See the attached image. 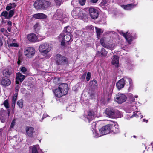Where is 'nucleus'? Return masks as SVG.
Masks as SVG:
<instances>
[{
    "instance_id": "obj_1",
    "label": "nucleus",
    "mask_w": 153,
    "mask_h": 153,
    "mask_svg": "<svg viewBox=\"0 0 153 153\" xmlns=\"http://www.w3.org/2000/svg\"><path fill=\"white\" fill-rule=\"evenodd\" d=\"M96 123L95 122L93 123H92L93 130H92L93 132V134L94 137H98L101 136L111 132V126L110 124H108L102 127L99 130V132L100 134H99L97 133V131L96 129L95 126Z\"/></svg>"
},
{
    "instance_id": "obj_2",
    "label": "nucleus",
    "mask_w": 153,
    "mask_h": 153,
    "mask_svg": "<svg viewBox=\"0 0 153 153\" xmlns=\"http://www.w3.org/2000/svg\"><path fill=\"white\" fill-rule=\"evenodd\" d=\"M70 27L67 26L64 28L62 32L59 37V40L62 46H65V43L70 42L71 40V33L69 32Z\"/></svg>"
},
{
    "instance_id": "obj_3",
    "label": "nucleus",
    "mask_w": 153,
    "mask_h": 153,
    "mask_svg": "<svg viewBox=\"0 0 153 153\" xmlns=\"http://www.w3.org/2000/svg\"><path fill=\"white\" fill-rule=\"evenodd\" d=\"M68 90V85L66 83L60 84L58 87L54 91L55 95L58 97H60L66 95Z\"/></svg>"
},
{
    "instance_id": "obj_4",
    "label": "nucleus",
    "mask_w": 153,
    "mask_h": 153,
    "mask_svg": "<svg viewBox=\"0 0 153 153\" xmlns=\"http://www.w3.org/2000/svg\"><path fill=\"white\" fill-rule=\"evenodd\" d=\"M50 5L49 2L45 0H37L34 3V6L36 9L38 10L46 8Z\"/></svg>"
},
{
    "instance_id": "obj_5",
    "label": "nucleus",
    "mask_w": 153,
    "mask_h": 153,
    "mask_svg": "<svg viewBox=\"0 0 153 153\" xmlns=\"http://www.w3.org/2000/svg\"><path fill=\"white\" fill-rule=\"evenodd\" d=\"M39 49L41 53L45 57H46L47 53L51 51V47L49 43H44L40 45Z\"/></svg>"
},
{
    "instance_id": "obj_6",
    "label": "nucleus",
    "mask_w": 153,
    "mask_h": 153,
    "mask_svg": "<svg viewBox=\"0 0 153 153\" xmlns=\"http://www.w3.org/2000/svg\"><path fill=\"white\" fill-rule=\"evenodd\" d=\"M68 60L66 57L60 54L56 55L55 62L57 65L61 66L66 65L68 64Z\"/></svg>"
},
{
    "instance_id": "obj_7",
    "label": "nucleus",
    "mask_w": 153,
    "mask_h": 153,
    "mask_svg": "<svg viewBox=\"0 0 153 153\" xmlns=\"http://www.w3.org/2000/svg\"><path fill=\"white\" fill-rule=\"evenodd\" d=\"M94 114L93 111H88L87 113L85 114L82 117V119L86 122L89 123L91 121L94 117Z\"/></svg>"
},
{
    "instance_id": "obj_8",
    "label": "nucleus",
    "mask_w": 153,
    "mask_h": 153,
    "mask_svg": "<svg viewBox=\"0 0 153 153\" xmlns=\"http://www.w3.org/2000/svg\"><path fill=\"white\" fill-rule=\"evenodd\" d=\"M35 53V49L31 47L27 48L24 51L25 55L27 57L31 58L33 56Z\"/></svg>"
},
{
    "instance_id": "obj_9",
    "label": "nucleus",
    "mask_w": 153,
    "mask_h": 153,
    "mask_svg": "<svg viewBox=\"0 0 153 153\" xmlns=\"http://www.w3.org/2000/svg\"><path fill=\"white\" fill-rule=\"evenodd\" d=\"M127 97L124 94L119 93L116 95L115 101L119 104L124 102L126 100Z\"/></svg>"
},
{
    "instance_id": "obj_10",
    "label": "nucleus",
    "mask_w": 153,
    "mask_h": 153,
    "mask_svg": "<svg viewBox=\"0 0 153 153\" xmlns=\"http://www.w3.org/2000/svg\"><path fill=\"white\" fill-rule=\"evenodd\" d=\"M89 11L90 16L92 18L95 19L97 18L98 16V14L97 11L96 9L91 7L89 9Z\"/></svg>"
},
{
    "instance_id": "obj_11",
    "label": "nucleus",
    "mask_w": 153,
    "mask_h": 153,
    "mask_svg": "<svg viewBox=\"0 0 153 153\" xmlns=\"http://www.w3.org/2000/svg\"><path fill=\"white\" fill-rule=\"evenodd\" d=\"M16 82L17 84H19V82L21 83L25 79L26 76L23 75L20 72L17 73L16 74Z\"/></svg>"
},
{
    "instance_id": "obj_12",
    "label": "nucleus",
    "mask_w": 153,
    "mask_h": 153,
    "mask_svg": "<svg viewBox=\"0 0 153 153\" xmlns=\"http://www.w3.org/2000/svg\"><path fill=\"white\" fill-rule=\"evenodd\" d=\"M7 118V112L6 110L1 108L0 111V120L1 122H5Z\"/></svg>"
},
{
    "instance_id": "obj_13",
    "label": "nucleus",
    "mask_w": 153,
    "mask_h": 153,
    "mask_svg": "<svg viewBox=\"0 0 153 153\" xmlns=\"http://www.w3.org/2000/svg\"><path fill=\"white\" fill-rule=\"evenodd\" d=\"M120 33L126 38L129 44L131 43V42L133 39V37L131 36V33H128V32L126 33H124L122 31L120 32Z\"/></svg>"
},
{
    "instance_id": "obj_14",
    "label": "nucleus",
    "mask_w": 153,
    "mask_h": 153,
    "mask_svg": "<svg viewBox=\"0 0 153 153\" xmlns=\"http://www.w3.org/2000/svg\"><path fill=\"white\" fill-rule=\"evenodd\" d=\"M115 110L112 108L109 107L105 110V114L111 117H113Z\"/></svg>"
},
{
    "instance_id": "obj_15",
    "label": "nucleus",
    "mask_w": 153,
    "mask_h": 153,
    "mask_svg": "<svg viewBox=\"0 0 153 153\" xmlns=\"http://www.w3.org/2000/svg\"><path fill=\"white\" fill-rule=\"evenodd\" d=\"M111 64L116 67H118L119 59L117 56L114 55L112 57Z\"/></svg>"
},
{
    "instance_id": "obj_16",
    "label": "nucleus",
    "mask_w": 153,
    "mask_h": 153,
    "mask_svg": "<svg viewBox=\"0 0 153 153\" xmlns=\"http://www.w3.org/2000/svg\"><path fill=\"white\" fill-rule=\"evenodd\" d=\"M104 40L103 38L101 39L100 40V42L101 45L104 47L112 50L114 49V46L110 44H106L104 42Z\"/></svg>"
},
{
    "instance_id": "obj_17",
    "label": "nucleus",
    "mask_w": 153,
    "mask_h": 153,
    "mask_svg": "<svg viewBox=\"0 0 153 153\" xmlns=\"http://www.w3.org/2000/svg\"><path fill=\"white\" fill-rule=\"evenodd\" d=\"M27 38L30 41L33 42H36L37 40V36L34 33L28 34L27 36Z\"/></svg>"
},
{
    "instance_id": "obj_18",
    "label": "nucleus",
    "mask_w": 153,
    "mask_h": 153,
    "mask_svg": "<svg viewBox=\"0 0 153 153\" xmlns=\"http://www.w3.org/2000/svg\"><path fill=\"white\" fill-rule=\"evenodd\" d=\"M125 82L124 79L122 78L117 82L116 85L119 90H120L124 87L125 85Z\"/></svg>"
},
{
    "instance_id": "obj_19",
    "label": "nucleus",
    "mask_w": 153,
    "mask_h": 153,
    "mask_svg": "<svg viewBox=\"0 0 153 153\" xmlns=\"http://www.w3.org/2000/svg\"><path fill=\"white\" fill-rule=\"evenodd\" d=\"M108 52L103 48L101 49V51H97L96 54L97 55L102 57H105L106 56Z\"/></svg>"
},
{
    "instance_id": "obj_20",
    "label": "nucleus",
    "mask_w": 153,
    "mask_h": 153,
    "mask_svg": "<svg viewBox=\"0 0 153 153\" xmlns=\"http://www.w3.org/2000/svg\"><path fill=\"white\" fill-rule=\"evenodd\" d=\"M1 83L2 85L6 86L9 85L11 84V81L8 79L4 77L2 78Z\"/></svg>"
},
{
    "instance_id": "obj_21",
    "label": "nucleus",
    "mask_w": 153,
    "mask_h": 153,
    "mask_svg": "<svg viewBox=\"0 0 153 153\" xmlns=\"http://www.w3.org/2000/svg\"><path fill=\"white\" fill-rule=\"evenodd\" d=\"M34 128L31 127H27L26 128V131L27 134L30 137H32L34 132Z\"/></svg>"
},
{
    "instance_id": "obj_22",
    "label": "nucleus",
    "mask_w": 153,
    "mask_h": 153,
    "mask_svg": "<svg viewBox=\"0 0 153 153\" xmlns=\"http://www.w3.org/2000/svg\"><path fill=\"white\" fill-rule=\"evenodd\" d=\"M110 126H111V132H112L114 133H117L119 132L118 125L116 124H111Z\"/></svg>"
},
{
    "instance_id": "obj_23",
    "label": "nucleus",
    "mask_w": 153,
    "mask_h": 153,
    "mask_svg": "<svg viewBox=\"0 0 153 153\" xmlns=\"http://www.w3.org/2000/svg\"><path fill=\"white\" fill-rule=\"evenodd\" d=\"M34 18L36 19H45L47 18V16L42 13H38L33 15Z\"/></svg>"
},
{
    "instance_id": "obj_24",
    "label": "nucleus",
    "mask_w": 153,
    "mask_h": 153,
    "mask_svg": "<svg viewBox=\"0 0 153 153\" xmlns=\"http://www.w3.org/2000/svg\"><path fill=\"white\" fill-rule=\"evenodd\" d=\"M136 5L134 4H127L126 5H122V7L125 10H131Z\"/></svg>"
},
{
    "instance_id": "obj_25",
    "label": "nucleus",
    "mask_w": 153,
    "mask_h": 153,
    "mask_svg": "<svg viewBox=\"0 0 153 153\" xmlns=\"http://www.w3.org/2000/svg\"><path fill=\"white\" fill-rule=\"evenodd\" d=\"M122 116L123 114L121 113L117 110H115L113 118L121 117Z\"/></svg>"
},
{
    "instance_id": "obj_26",
    "label": "nucleus",
    "mask_w": 153,
    "mask_h": 153,
    "mask_svg": "<svg viewBox=\"0 0 153 153\" xmlns=\"http://www.w3.org/2000/svg\"><path fill=\"white\" fill-rule=\"evenodd\" d=\"M39 146L38 145L33 146L31 148L32 153H38L37 150H39Z\"/></svg>"
},
{
    "instance_id": "obj_27",
    "label": "nucleus",
    "mask_w": 153,
    "mask_h": 153,
    "mask_svg": "<svg viewBox=\"0 0 153 153\" xmlns=\"http://www.w3.org/2000/svg\"><path fill=\"white\" fill-rule=\"evenodd\" d=\"M81 13H78L75 10H73L71 12L73 17L75 19L79 18L80 17L79 14Z\"/></svg>"
},
{
    "instance_id": "obj_28",
    "label": "nucleus",
    "mask_w": 153,
    "mask_h": 153,
    "mask_svg": "<svg viewBox=\"0 0 153 153\" xmlns=\"http://www.w3.org/2000/svg\"><path fill=\"white\" fill-rule=\"evenodd\" d=\"M11 74V73L10 71L7 69L4 70L3 71V74L6 77H9Z\"/></svg>"
},
{
    "instance_id": "obj_29",
    "label": "nucleus",
    "mask_w": 153,
    "mask_h": 153,
    "mask_svg": "<svg viewBox=\"0 0 153 153\" xmlns=\"http://www.w3.org/2000/svg\"><path fill=\"white\" fill-rule=\"evenodd\" d=\"M89 85L91 88H95L97 86V83L95 80H93L89 82Z\"/></svg>"
},
{
    "instance_id": "obj_30",
    "label": "nucleus",
    "mask_w": 153,
    "mask_h": 153,
    "mask_svg": "<svg viewBox=\"0 0 153 153\" xmlns=\"http://www.w3.org/2000/svg\"><path fill=\"white\" fill-rule=\"evenodd\" d=\"M1 16L4 17L5 19H9L8 13L6 11H4L2 12L1 14Z\"/></svg>"
},
{
    "instance_id": "obj_31",
    "label": "nucleus",
    "mask_w": 153,
    "mask_h": 153,
    "mask_svg": "<svg viewBox=\"0 0 153 153\" xmlns=\"http://www.w3.org/2000/svg\"><path fill=\"white\" fill-rule=\"evenodd\" d=\"M75 106L74 105H69L67 107V109L68 110H69L72 112H74L75 111Z\"/></svg>"
},
{
    "instance_id": "obj_32",
    "label": "nucleus",
    "mask_w": 153,
    "mask_h": 153,
    "mask_svg": "<svg viewBox=\"0 0 153 153\" xmlns=\"http://www.w3.org/2000/svg\"><path fill=\"white\" fill-rule=\"evenodd\" d=\"M95 28L96 30V32L97 34V36H99L102 33H103V31L100 28H98L97 27H95Z\"/></svg>"
},
{
    "instance_id": "obj_33",
    "label": "nucleus",
    "mask_w": 153,
    "mask_h": 153,
    "mask_svg": "<svg viewBox=\"0 0 153 153\" xmlns=\"http://www.w3.org/2000/svg\"><path fill=\"white\" fill-rule=\"evenodd\" d=\"M23 100L21 99L17 102V104L19 107L22 108L23 107Z\"/></svg>"
},
{
    "instance_id": "obj_34",
    "label": "nucleus",
    "mask_w": 153,
    "mask_h": 153,
    "mask_svg": "<svg viewBox=\"0 0 153 153\" xmlns=\"http://www.w3.org/2000/svg\"><path fill=\"white\" fill-rule=\"evenodd\" d=\"M34 29L35 31H38L40 29V25L39 23H36L34 26Z\"/></svg>"
},
{
    "instance_id": "obj_35",
    "label": "nucleus",
    "mask_w": 153,
    "mask_h": 153,
    "mask_svg": "<svg viewBox=\"0 0 153 153\" xmlns=\"http://www.w3.org/2000/svg\"><path fill=\"white\" fill-rule=\"evenodd\" d=\"M20 69L21 71L24 74H25V72L27 71L26 68L25 67H20Z\"/></svg>"
},
{
    "instance_id": "obj_36",
    "label": "nucleus",
    "mask_w": 153,
    "mask_h": 153,
    "mask_svg": "<svg viewBox=\"0 0 153 153\" xmlns=\"http://www.w3.org/2000/svg\"><path fill=\"white\" fill-rule=\"evenodd\" d=\"M0 31L1 32L3 33L5 36H7V35L8 33L6 30L4 28H1L0 30Z\"/></svg>"
},
{
    "instance_id": "obj_37",
    "label": "nucleus",
    "mask_w": 153,
    "mask_h": 153,
    "mask_svg": "<svg viewBox=\"0 0 153 153\" xmlns=\"http://www.w3.org/2000/svg\"><path fill=\"white\" fill-rule=\"evenodd\" d=\"M14 11L13 10H10L9 12V14L8 15V17L9 18V19H10L14 15Z\"/></svg>"
},
{
    "instance_id": "obj_38",
    "label": "nucleus",
    "mask_w": 153,
    "mask_h": 153,
    "mask_svg": "<svg viewBox=\"0 0 153 153\" xmlns=\"http://www.w3.org/2000/svg\"><path fill=\"white\" fill-rule=\"evenodd\" d=\"M17 96V94H15L12 98V103H16Z\"/></svg>"
},
{
    "instance_id": "obj_39",
    "label": "nucleus",
    "mask_w": 153,
    "mask_h": 153,
    "mask_svg": "<svg viewBox=\"0 0 153 153\" xmlns=\"http://www.w3.org/2000/svg\"><path fill=\"white\" fill-rule=\"evenodd\" d=\"M91 74L89 72H88L87 74L86 79L87 81H88L91 78Z\"/></svg>"
},
{
    "instance_id": "obj_40",
    "label": "nucleus",
    "mask_w": 153,
    "mask_h": 153,
    "mask_svg": "<svg viewBox=\"0 0 153 153\" xmlns=\"http://www.w3.org/2000/svg\"><path fill=\"white\" fill-rule=\"evenodd\" d=\"M37 42L42 40L45 38V37L44 36H37Z\"/></svg>"
},
{
    "instance_id": "obj_41",
    "label": "nucleus",
    "mask_w": 153,
    "mask_h": 153,
    "mask_svg": "<svg viewBox=\"0 0 153 153\" xmlns=\"http://www.w3.org/2000/svg\"><path fill=\"white\" fill-rule=\"evenodd\" d=\"M4 105L7 108H9L8 103L7 100H6L4 101Z\"/></svg>"
},
{
    "instance_id": "obj_42",
    "label": "nucleus",
    "mask_w": 153,
    "mask_h": 153,
    "mask_svg": "<svg viewBox=\"0 0 153 153\" xmlns=\"http://www.w3.org/2000/svg\"><path fill=\"white\" fill-rule=\"evenodd\" d=\"M107 2L106 0H102L100 4L102 6H105L107 4Z\"/></svg>"
},
{
    "instance_id": "obj_43",
    "label": "nucleus",
    "mask_w": 153,
    "mask_h": 153,
    "mask_svg": "<svg viewBox=\"0 0 153 153\" xmlns=\"http://www.w3.org/2000/svg\"><path fill=\"white\" fill-rule=\"evenodd\" d=\"M57 5L60 6L61 4L62 0H54Z\"/></svg>"
},
{
    "instance_id": "obj_44",
    "label": "nucleus",
    "mask_w": 153,
    "mask_h": 153,
    "mask_svg": "<svg viewBox=\"0 0 153 153\" xmlns=\"http://www.w3.org/2000/svg\"><path fill=\"white\" fill-rule=\"evenodd\" d=\"M79 2L80 3V4L81 5H84L85 3L86 0H79Z\"/></svg>"
},
{
    "instance_id": "obj_45",
    "label": "nucleus",
    "mask_w": 153,
    "mask_h": 153,
    "mask_svg": "<svg viewBox=\"0 0 153 153\" xmlns=\"http://www.w3.org/2000/svg\"><path fill=\"white\" fill-rule=\"evenodd\" d=\"M15 124V120L14 119L13 120L10 126V128H13Z\"/></svg>"
},
{
    "instance_id": "obj_46",
    "label": "nucleus",
    "mask_w": 153,
    "mask_h": 153,
    "mask_svg": "<svg viewBox=\"0 0 153 153\" xmlns=\"http://www.w3.org/2000/svg\"><path fill=\"white\" fill-rule=\"evenodd\" d=\"M59 10H57V11H56V13L55 14V16H56L57 15V16H58V19L60 18H61V16H62V13H60V14H59L58 15V13H59Z\"/></svg>"
},
{
    "instance_id": "obj_47",
    "label": "nucleus",
    "mask_w": 153,
    "mask_h": 153,
    "mask_svg": "<svg viewBox=\"0 0 153 153\" xmlns=\"http://www.w3.org/2000/svg\"><path fill=\"white\" fill-rule=\"evenodd\" d=\"M20 88V87L19 85H17L15 87V92L17 94V93L18 92Z\"/></svg>"
},
{
    "instance_id": "obj_48",
    "label": "nucleus",
    "mask_w": 153,
    "mask_h": 153,
    "mask_svg": "<svg viewBox=\"0 0 153 153\" xmlns=\"http://www.w3.org/2000/svg\"><path fill=\"white\" fill-rule=\"evenodd\" d=\"M12 8V6L11 5H7L6 8V9L8 11Z\"/></svg>"
},
{
    "instance_id": "obj_49",
    "label": "nucleus",
    "mask_w": 153,
    "mask_h": 153,
    "mask_svg": "<svg viewBox=\"0 0 153 153\" xmlns=\"http://www.w3.org/2000/svg\"><path fill=\"white\" fill-rule=\"evenodd\" d=\"M114 85H110V93H111L113 91V88H114Z\"/></svg>"
},
{
    "instance_id": "obj_50",
    "label": "nucleus",
    "mask_w": 153,
    "mask_h": 153,
    "mask_svg": "<svg viewBox=\"0 0 153 153\" xmlns=\"http://www.w3.org/2000/svg\"><path fill=\"white\" fill-rule=\"evenodd\" d=\"M10 46H14V47H17L18 45L17 43H11L9 45Z\"/></svg>"
},
{
    "instance_id": "obj_51",
    "label": "nucleus",
    "mask_w": 153,
    "mask_h": 153,
    "mask_svg": "<svg viewBox=\"0 0 153 153\" xmlns=\"http://www.w3.org/2000/svg\"><path fill=\"white\" fill-rule=\"evenodd\" d=\"M86 75V73H84L81 76L80 79H84L85 78Z\"/></svg>"
},
{
    "instance_id": "obj_52",
    "label": "nucleus",
    "mask_w": 153,
    "mask_h": 153,
    "mask_svg": "<svg viewBox=\"0 0 153 153\" xmlns=\"http://www.w3.org/2000/svg\"><path fill=\"white\" fill-rule=\"evenodd\" d=\"M129 97L131 98V101H132L133 102H134V98H133V95H132V94H131L129 96Z\"/></svg>"
},
{
    "instance_id": "obj_53",
    "label": "nucleus",
    "mask_w": 153,
    "mask_h": 153,
    "mask_svg": "<svg viewBox=\"0 0 153 153\" xmlns=\"http://www.w3.org/2000/svg\"><path fill=\"white\" fill-rule=\"evenodd\" d=\"M98 0H91V3H95L97 2Z\"/></svg>"
},
{
    "instance_id": "obj_54",
    "label": "nucleus",
    "mask_w": 153,
    "mask_h": 153,
    "mask_svg": "<svg viewBox=\"0 0 153 153\" xmlns=\"http://www.w3.org/2000/svg\"><path fill=\"white\" fill-rule=\"evenodd\" d=\"M7 24L11 26L12 25V23L10 21H8L7 22Z\"/></svg>"
},
{
    "instance_id": "obj_55",
    "label": "nucleus",
    "mask_w": 153,
    "mask_h": 153,
    "mask_svg": "<svg viewBox=\"0 0 153 153\" xmlns=\"http://www.w3.org/2000/svg\"><path fill=\"white\" fill-rule=\"evenodd\" d=\"M140 114V113H139L138 112H137V116L138 117H140L141 118H142L143 117V116L142 115H140V116L139 115V114Z\"/></svg>"
},
{
    "instance_id": "obj_56",
    "label": "nucleus",
    "mask_w": 153,
    "mask_h": 153,
    "mask_svg": "<svg viewBox=\"0 0 153 153\" xmlns=\"http://www.w3.org/2000/svg\"><path fill=\"white\" fill-rule=\"evenodd\" d=\"M3 45L2 40L0 38V46H1Z\"/></svg>"
},
{
    "instance_id": "obj_57",
    "label": "nucleus",
    "mask_w": 153,
    "mask_h": 153,
    "mask_svg": "<svg viewBox=\"0 0 153 153\" xmlns=\"http://www.w3.org/2000/svg\"><path fill=\"white\" fill-rule=\"evenodd\" d=\"M128 79L129 82V83H130V84H131L132 83V80H131V79L130 78H128Z\"/></svg>"
},
{
    "instance_id": "obj_58",
    "label": "nucleus",
    "mask_w": 153,
    "mask_h": 153,
    "mask_svg": "<svg viewBox=\"0 0 153 153\" xmlns=\"http://www.w3.org/2000/svg\"><path fill=\"white\" fill-rule=\"evenodd\" d=\"M15 103H12V106L13 108H14Z\"/></svg>"
},
{
    "instance_id": "obj_59",
    "label": "nucleus",
    "mask_w": 153,
    "mask_h": 153,
    "mask_svg": "<svg viewBox=\"0 0 153 153\" xmlns=\"http://www.w3.org/2000/svg\"><path fill=\"white\" fill-rule=\"evenodd\" d=\"M21 63V61L19 59H18V60L17 62V63L19 65Z\"/></svg>"
},
{
    "instance_id": "obj_60",
    "label": "nucleus",
    "mask_w": 153,
    "mask_h": 153,
    "mask_svg": "<svg viewBox=\"0 0 153 153\" xmlns=\"http://www.w3.org/2000/svg\"><path fill=\"white\" fill-rule=\"evenodd\" d=\"M7 111H8V116H9V114L10 113V111H9V109H8Z\"/></svg>"
},
{
    "instance_id": "obj_61",
    "label": "nucleus",
    "mask_w": 153,
    "mask_h": 153,
    "mask_svg": "<svg viewBox=\"0 0 153 153\" xmlns=\"http://www.w3.org/2000/svg\"><path fill=\"white\" fill-rule=\"evenodd\" d=\"M8 31H9V32H10V30H11V28L10 27H9L8 28V29H7Z\"/></svg>"
},
{
    "instance_id": "obj_62",
    "label": "nucleus",
    "mask_w": 153,
    "mask_h": 153,
    "mask_svg": "<svg viewBox=\"0 0 153 153\" xmlns=\"http://www.w3.org/2000/svg\"><path fill=\"white\" fill-rule=\"evenodd\" d=\"M135 97V98H138V96H137V95H135V97Z\"/></svg>"
},
{
    "instance_id": "obj_63",
    "label": "nucleus",
    "mask_w": 153,
    "mask_h": 153,
    "mask_svg": "<svg viewBox=\"0 0 153 153\" xmlns=\"http://www.w3.org/2000/svg\"><path fill=\"white\" fill-rule=\"evenodd\" d=\"M58 119H60V117L59 116H58L57 117H56Z\"/></svg>"
},
{
    "instance_id": "obj_64",
    "label": "nucleus",
    "mask_w": 153,
    "mask_h": 153,
    "mask_svg": "<svg viewBox=\"0 0 153 153\" xmlns=\"http://www.w3.org/2000/svg\"><path fill=\"white\" fill-rule=\"evenodd\" d=\"M89 27H90L91 28H92V25H90V26H89Z\"/></svg>"
}]
</instances>
